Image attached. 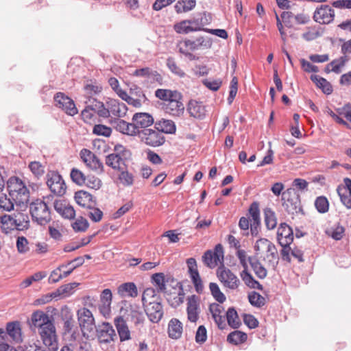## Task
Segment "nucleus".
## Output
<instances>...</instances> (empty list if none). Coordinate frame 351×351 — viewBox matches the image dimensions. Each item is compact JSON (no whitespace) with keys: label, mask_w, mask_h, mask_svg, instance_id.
Wrapping results in <instances>:
<instances>
[{"label":"nucleus","mask_w":351,"mask_h":351,"mask_svg":"<svg viewBox=\"0 0 351 351\" xmlns=\"http://www.w3.org/2000/svg\"><path fill=\"white\" fill-rule=\"evenodd\" d=\"M121 341H128L131 339L130 330L125 319L121 317H117L114 320Z\"/></svg>","instance_id":"nucleus-26"},{"label":"nucleus","mask_w":351,"mask_h":351,"mask_svg":"<svg viewBox=\"0 0 351 351\" xmlns=\"http://www.w3.org/2000/svg\"><path fill=\"white\" fill-rule=\"evenodd\" d=\"M138 136L143 143L152 147L160 146L165 141L164 135L156 129V125L154 128L141 130Z\"/></svg>","instance_id":"nucleus-7"},{"label":"nucleus","mask_w":351,"mask_h":351,"mask_svg":"<svg viewBox=\"0 0 351 351\" xmlns=\"http://www.w3.org/2000/svg\"><path fill=\"white\" fill-rule=\"evenodd\" d=\"M282 206L289 213L296 212L300 206L299 195L293 189H288L282 194Z\"/></svg>","instance_id":"nucleus-13"},{"label":"nucleus","mask_w":351,"mask_h":351,"mask_svg":"<svg viewBox=\"0 0 351 351\" xmlns=\"http://www.w3.org/2000/svg\"><path fill=\"white\" fill-rule=\"evenodd\" d=\"M315 206L319 213H326L329 209V202L324 196H319L315 201Z\"/></svg>","instance_id":"nucleus-53"},{"label":"nucleus","mask_w":351,"mask_h":351,"mask_svg":"<svg viewBox=\"0 0 351 351\" xmlns=\"http://www.w3.org/2000/svg\"><path fill=\"white\" fill-rule=\"evenodd\" d=\"M95 112H97L99 117L107 118L110 115V108L104 106L103 103L97 101H94Z\"/></svg>","instance_id":"nucleus-56"},{"label":"nucleus","mask_w":351,"mask_h":351,"mask_svg":"<svg viewBox=\"0 0 351 351\" xmlns=\"http://www.w3.org/2000/svg\"><path fill=\"white\" fill-rule=\"evenodd\" d=\"M187 318L191 322L195 323L200 313L199 299L197 296L193 295L187 299Z\"/></svg>","instance_id":"nucleus-18"},{"label":"nucleus","mask_w":351,"mask_h":351,"mask_svg":"<svg viewBox=\"0 0 351 351\" xmlns=\"http://www.w3.org/2000/svg\"><path fill=\"white\" fill-rule=\"evenodd\" d=\"M77 315L83 334L86 335L93 331L95 328V323L92 312L86 308H82L77 311Z\"/></svg>","instance_id":"nucleus-10"},{"label":"nucleus","mask_w":351,"mask_h":351,"mask_svg":"<svg viewBox=\"0 0 351 351\" xmlns=\"http://www.w3.org/2000/svg\"><path fill=\"white\" fill-rule=\"evenodd\" d=\"M181 98V94L178 93V97L176 99L173 98L170 99V101L165 104V112L173 117L182 116L184 112V106L180 101Z\"/></svg>","instance_id":"nucleus-19"},{"label":"nucleus","mask_w":351,"mask_h":351,"mask_svg":"<svg viewBox=\"0 0 351 351\" xmlns=\"http://www.w3.org/2000/svg\"><path fill=\"white\" fill-rule=\"evenodd\" d=\"M132 75L136 77H145L151 82L152 81H160L161 77L157 71L151 69L149 67H145L139 69H136Z\"/></svg>","instance_id":"nucleus-33"},{"label":"nucleus","mask_w":351,"mask_h":351,"mask_svg":"<svg viewBox=\"0 0 351 351\" xmlns=\"http://www.w3.org/2000/svg\"><path fill=\"white\" fill-rule=\"evenodd\" d=\"M76 203L84 208H88L92 206H96V200L91 194L84 191H79L74 196Z\"/></svg>","instance_id":"nucleus-28"},{"label":"nucleus","mask_w":351,"mask_h":351,"mask_svg":"<svg viewBox=\"0 0 351 351\" xmlns=\"http://www.w3.org/2000/svg\"><path fill=\"white\" fill-rule=\"evenodd\" d=\"M250 303L256 307H261L265 304V299L261 295L256 291L250 292L248 294Z\"/></svg>","instance_id":"nucleus-52"},{"label":"nucleus","mask_w":351,"mask_h":351,"mask_svg":"<svg viewBox=\"0 0 351 351\" xmlns=\"http://www.w3.org/2000/svg\"><path fill=\"white\" fill-rule=\"evenodd\" d=\"M117 293L121 298H135L138 295V289L134 282H125L118 287Z\"/></svg>","instance_id":"nucleus-29"},{"label":"nucleus","mask_w":351,"mask_h":351,"mask_svg":"<svg viewBox=\"0 0 351 351\" xmlns=\"http://www.w3.org/2000/svg\"><path fill=\"white\" fill-rule=\"evenodd\" d=\"M335 10L328 5H321L314 12L313 19L320 24H330L335 19Z\"/></svg>","instance_id":"nucleus-15"},{"label":"nucleus","mask_w":351,"mask_h":351,"mask_svg":"<svg viewBox=\"0 0 351 351\" xmlns=\"http://www.w3.org/2000/svg\"><path fill=\"white\" fill-rule=\"evenodd\" d=\"M38 189L39 186L36 183L28 182L26 184L23 182V196H27V202L29 201L30 198H34Z\"/></svg>","instance_id":"nucleus-45"},{"label":"nucleus","mask_w":351,"mask_h":351,"mask_svg":"<svg viewBox=\"0 0 351 351\" xmlns=\"http://www.w3.org/2000/svg\"><path fill=\"white\" fill-rule=\"evenodd\" d=\"M187 110L191 117L202 119L206 115L205 107L202 103L195 100H191L188 105Z\"/></svg>","instance_id":"nucleus-32"},{"label":"nucleus","mask_w":351,"mask_h":351,"mask_svg":"<svg viewBox=\"0 0 351 351\" xmlns=\"http://www.w3.org/2000/svg\"><path fill=\"white\" fill-rule=\"evenodd\" d=\"M152 282L158 292L166 291L165 277L163 273H156L152 276Z\"/></svg>","instance_id":"nucleus-44"},{"label":"nucleus","mask_w":351,"mask_h":351,"mask_svg":"<svg viewBox=\"0 0 351 351\" xmlns=\"http://www.w3.org/2000/svg\"><path fill=\"white\" fill-rule=\"evenodd\" d=\"M247 339V335L239 330H235L230 333L227 340L231 343L238 345L243 343Z\"/></svg>","instance_id":"nucleus-48"},{"label":"nucleus","mask_w":351,"mask_h":351,"mask_svg":"<svg viewBox=\"0 0 351 351\" xmlns=\"http://www.w3.org/2000/svg\"><path fill=\"white\" fill-rule=\"evenodd\" d=\"M87 215L94 222H99L103 217V212L95 206L88 208Z\"/></svg>","instance_id":"nucleus-57"},{"label":"nucleus","mask_w":351,"mask_h":351,"mask_svg":"<svg viewBox=\"0 0 351 351\" xmlns=\"http://www.w3.org/2000/svg\"><path fill=\"white\" fill-rule=\"evenodd\" d=\"M132 120L137 131H141L140 129H148V127L151 126L154 122L153 117L147 112L135 113Z\"/></svg>","instance_id":"nucleus-22"},{"label":"nucleus","mask_w":351,"mask_h":351,"mask_svg":"<svg viewBox=\"0 0 351 351\" xmlns=\"http://www.w3.org/2000/svg\"><path fill=\"white\" fill-rule=\"evenodd\" d=\"M31 321L32 325L35 328H38V330L41 329L43 327L53 323L49 319V316L41 311H37L34 312L32 315Z\"/></svg>","instance_id":"nucleus-30"},{"label":"nucleus","mask_w":351,"mask_h":351,"mask_svg":"<svg viewBox=\"0 0 351 351\" xmlns=\"http://www.w3.org/2000/svg\"><path fill=\"white\" fill-rule=\"evenodd\" d=\"M209 289L213 298L219 303H223L226 298L225 295L221 291L218 285L215 282H210L209 284Z\"/></svg>","instance_id":"nucleus-51"},{"label":"nucleus","mask_w":351,"mask_h":351,"mask_svg":"<svg viewBox=\"0 0 351 351\" xmlns=\"http://www.w3.org/2000/svg\"><path fill=\"white\" fill-rule=\"evenodd\" d=\"M2 209L0 210V222L3 226L4 229L9 230L11 235L16 239V247L19 252H22V236L20 235V231L22 230L21 221L8 215H2Z\"/></svg>","instance_id":"nucleus-3"},{"label":"nucleus","mask_w":351,"mask_h":351,"mask_svg":"<svg viewBox=\"0 0 351 351\" xmlns=\"http://www.w3.org/2000/svg\"><path fill=\"white\" fill-rule=\"evenodd\" d=\"M89 226L88 221L82 217H78L73 223L72 228L75 232H85Z\"/></svg>","instance_id":"nucleus-55"},{"label":"nucleus","mask_w":351,"mask_h":351,"mask_svg":"<svg viewBox=\"0 0 351 351\" xmlns=\"http://www.w3.org/2000/svg\"><path fill=\"white\" fill-rule=\"evenodd\" d=\"M311 80L317 85V87L322 88L324 93L329 95L332 92V87L331 84L326 79L317 75H312L311 76Z\"/></svg>","instance_id":"nucleus-42"},{"label":"nucleus","mask_w":351,"mask_h":351,"mask_svg":"<svg viewBox=\"0 0 351 351\" xmlns=\"http://www.w3.org/2000/svg\"><path fill=\"white\" fill-rule=\"evenodd\" d=\"M155 125L162 134H173L176 130V125L171 120L162 119L156 122Z\"/></svg>","instance_id":"nucleus-40"},{"label":"nucleus","mask_w":351,"mask_h":351,"mask_svg":"<svg viewBox=\"0 0 351 351\" xmlns=\"http://www.w3.org/2000/svg\"><path fill=\"white\" fill-rule=\"evenodd\" d=\"M189 273L195 291L200 293L203 291L204 285L197 270V262L195 258H190L186 261Z\"/></svg>","instance_id":"nucleus-16"},{"label":"nucleus","mask_w":351,"mask_h":351,"mask_svg":"<svg viewBox=\"0 0 351 351\" xmlns=\"http://www.w3.org/2000/svg\"><path fill=\"white\" fill-rule=\"evenodd\" d=\"M66 267V265L62 264L57 267L56 269L53 270L49 278V283H56L63 278L61 271L62 269Z\"/></svg>","instance_id":"nucleus-61"},{"label":"nucleus","mask_w":351,"mask_h":351,"mask_svg":"<svg viewBox=\"0 0 351 351\" xmlns=\"http://www.w3.org/2000/svg\"><path fill=\"white\" fill-rule=\"evenodd\" d=\"M169 337L174 339H179L182 334V324L178 319L173 318L168 325Z\"/></svg>","instance_id":"nucleus-37"},{"label":"nucleus","mask_w":351,"mask_h":351,"mask_svg":"<svg viewBox=\"0 0 351 351\" xmlns=\"http://www.w3.org/2000/svg\"><path fill=\"white\" fill-rule=\"evenodd\" d=\"M7 191L10 197H8L12 204L16 206L22 203V180L17 177H10L7 181Z\"/></svg>","instance_id":"nucleus-8"},{"label":"nucleus","mask_w":351,"mask_h":351,"mask_svg":"<svg viewBox=\"0 0 351 351\" xmlns=\"http://www.w3.org/2000/svg\"><path fill=\"white\" fill-rule=\"evenodd\" d=\"M211 46V39L204 36L197 37L194 40L186 39L179 42L177 45L179 52L190 59L194 58V56L191 51H196L199 49H209Z\"/></svg>","instance_id":"nucleus-1"},{"label":"nucleus","mask_w":351,"mask_h":351,"mask_svg":"<svg viewBox=\"0 0 351 351\" xmlns=\"http://www.w3.org/2000/svg\"><path fill=\"white\" fill-rule=\"evenodd\" d=\"M322 35L321 32L316 27H308L306 31L302 34V37L306 41L313 40Z\"/></svg>","instance_id":"nucleus-60"},{"label":"nucleus","mask_w":351,"mask_h":351,"mask_svg":"<svg viewBox=\"0 0 351 351\" xmlns=\"http://www.w3.org/2000/svg\"><path fill=\"white\" fill-rule=\"evenodd\" d=\"M224 252L222 245L217 244L213 250L206 251L202 260L204 264L210 269L215 268L219 264H223Z\"/></svg>","instance_id":"nucleus-6"},{"label":"nucleus","mask_w":351,"mask_h":351,"mask_svg":"<svg viewBox=\"0 0 351 351\" xmlns=\"http://www.w3.org/2000/svg\"><path fill=\"white\" fill-rule=\"evenodd\" d=\"M250 264L257 277L263 279L267 276V271L266 269L258 261L250 259Z\"/></svg>","instance_id":"nucleus-50"},{"label":"nucleus","mask_w":351,"mask_h":351,"mask_svg":"<svg viewBox=\"0 0 351 351\" xmlns=\"http://www.w3.org/2000/svg\"><path fill=\"white\" fill-rule=\"evenodd\" d=\"M167 64L169 70L178 76L182 77L185 75V73L176 64L173 58H168Z\"/></svg>","instance_id":"nucleus-64"},{"label":"nucleus","mask_w":351,"mask_h":351,"mask_svg":"<svg viewBox=\"0 0 351 351\" xmlns=\"http://www.w3.org/2000/svg\"><path fill=\"white\" fill-rule=\"evenodd\" d=\"M254 250L257 254H265L264 258H268L269 261L277 256V250L275 245L265 238H261L256 241Z\"/></svg>","instance_id":"nucleus-11"},{"label":"nucleus","mask_w":351,"mask_h":351,"mask_svg":"<svg viewBox=\"0 0 351 351\" xmlns=\"http://www.w3.org/2000/svg\"><path fill=\"white\" fill-rule=\"evenodd\" d=\"M277 239L280 245H291L293 241L291 228L285 223H281L278 228Z\"/></svg>","instance_id":"nucleus-21"},{"label":"nucleus","mask_w":351,"mask_h":351,"mask_svg":"<svg viewBox=\"0 0 351 351\" xmlns=\"http://www.w3.org/2000/svg\"><path fill=\"white\" fill-rule=\"evenodd\" d=\"M97 337L101 343H108L116 337L115 330L108 322L102 323L97 329Z\"/></svg>","instance_id":"nucleus-17"},{"label":"nucleus","mask_w":351,"mask_h":351,"mask_svg":"<svg viewBox=\"0 0 351 351\" xmlns=\"http://www.w3.org/2000/svg\"><path fill=\"white\" fill-rule=\"evenodd\" d=\"M223 311V306L219 304L213 303L209 306V311L219 328H223L225 326L223 316L222 315Z\"/></svg>","instance_id":"nucleus-31"},{"label":"nucleus","mask_w":351,"mask_h":351,"mask_svg":"<svg viewBox=\"0 0 351 351\" xmlns=\"http://www.w3.org/2000/svg\"><path fill=\"white\" fill-rule=\"evenodd\" d=\"M265 223L268 230H273L276 227L277 219L275 213L271 208H266L264 212Z\"/></svg>","instance_id":"nucleus-46"},{"label":"nucleus","mask_w":351,"mask_h":351,"mask_svg":"<svg viewBox=\"0 0 351 351\" xmlns=\"http://www.w3.org/2000/svg\"><path fill=\"white\" fill-rule=\"evenodd\" d=\"M54 101L56 106L69 115L73 116L78 112L74 101L64 93H58L54 96Z\"/></svg>","instance_id":"nucleus-14"},{"label":"nucleus","mask_w":351,"mask_h":351,"mask_svg":"<svg viewBox=\"0 0 351 351\" xmlns=\"http://www.w3.org/2000/svg\"><path fill=\"white\" fill-rule=\"evenodd\" d=\"M178 93H180L176 90H171L169 89L162 88L157 89L155 91L156 97L160 100L166 101L167 103L169 102L170 99L173 98L176 99L177 97H178Z\"/></svg>","instance_id":"nucleus-43"},{"label":"nucleus","mask_w":351,"mask_h":351,"mask_svg":"<svg viewBox=\"0 0 351 351\" xmlns=\"http://www.w3.org/2000/svg\"><path fill=\"white\" fill-rule=\"evenodd\" d=\"M147 315L153 323H158L162 317V306L159 301L144 306Z\"/></svg>","instance_id":"nucleus-24"},{"label":"nucleus","mask_w":351,"mask_h":351,"mask_svg":"<svg viewBox=\"0 0 351 351\" xmlns=\"http://www.w3.org/2000/svg\"><path fill=\"white\" fill-rule=\"evenodd\" d=\"M158 300V297L154 288H147L143 293L142 302L143 306Z\"/></svg>","instance_id":"nucleus-47"},{"label":"nucleus","mask_w":351,"mask_h":351,"mask_svg":"<svg viewBox=\"0 0 351 351\" xmlns=\"http://www.w3.org/2000/svg\"><path fill=\"white\" fill-rule=\"evenodd\" d=\"M93 132V134L98 136H104L106 137H108L110 136L112 133V130L110 128L107 127L104 125L98 124L94 126Z\"/></svg>","instance_id":"nucleus-63"},{"label":"nucleus","mask_w":351,"mask_h":351,"mask_svg":"<svg viewBox=\"0 0 351 351\" xmlns=\"http://www.w3.org/2000/svg\"><path fill=\"white\" fill-rule=\"evenodd\" d=\"M173 29L178 34H187L190 32L202 30L197 21L183 20L173 25Z\"/></svg>","instance_id":"nucleus-20"},{"label":"nucleus","mask_w":351,"mask_h":351,"mask_svg":"<svg viewBox=\"0 0 351 351\" xmlns=\"http://www.w3.org/2000/svg\"><path fill=\"white\" fill-rule=\"evenodd\" d=\"M29 213L33 221L39 225H45L51 219L49 208L40 199H36L29 204Z\"/></svg>","instance_id":"nucleus-2"},{"label":"nucleus","mask_w":351,"mask_h":351,"mask_svg":"<svg viewBox=\"0 0 351 351\" xmlns=\"http://www.w3.org/2000/svg\"><path fill=\"white\" fill-rule=\"evenodd\" d=\"M348 60L349 57L346 55H344L338 59L332 60L329 64L327 65V71L329 72L331 71L335 73H341V68L345 66Z\"/></svg>","instance_id":"nucleus-38"},{"label":"nucleus","mask_w":351,"mask_h":351,"mask_svg":"<svg viewBox=\"0 0 351 351\" xmlns=\"http://www.w3.org/2000/svg\"><path fill=\"white\" fill-rule=\"evenodd\" d=\"M5 329L8 332L10 339L13 342H17L21 335V324L18 321L10 322L6 324Z\"/></svg>","instance_id":"nucleus-36"},{"label":"nucleus","mask_w":351,"mask_h":351,"mask_svg":"<svg viewBox=\"0 0 351 351\" xmlns=\"http://www.w3.org/2000/svg\"><path fill=\"white\" fill-rule=\"evenodd\" d=\"M337 191L342 204L347 208H351V194L348 193L347 189L341 186L337 187Z\"/></svg>","instance_id":"nucleus-49"},{"label":"nucleus","mask_w":351,"mask_h":351,"mask_svg":"<svg viewBox=\"0 0 351 351\" xmlns=\"http://www.w3.org/2000/svg\"><path fill=\"white\" fill-rule=\"evenodd\" d=\"M70 176L72 181L78 185L84 184L86 182V178L79 169L73 168L71 171Z\"/></svg>","instance_id":"nucleus-59"},{"label":"nucleus","mask_w":351,"mask_h":351,"mask_svg":"<svg viewBox=\"0 0 351 351\" xmlns=\"http://www.w3.org/2000/svg\"><path fill=\"white\" fill-rule=\"evenodd\" d=\"M88 188L98 190L101 188L102 182L101 180L95 176H88L85 184Z\"/></svg>","instance_id":"nucleus-62"},{"label":"nucleus","mask_w":351,"mask_h":351,"mask_svg":"<svg viewBox=\"0 0 351 351\" xmlns=\"http://www.w3.org/2000/svg\"><path fill=\"white\" fill-rule=\"evenodd\" d=\"M240 276L242 280L248 287L251 289H257L259 290L263 289V286L247 271V269H243L241 272Z\"/></svg>","instance_id":"nucleus-41"},{"label":"nucleus","mask_w":351,"mask_h":351,"mask_svg":"<svg viewBox=\"0 0 351 351\" xmlns=\"http://www.w3.org/2000/svg\"><path fill=\"white\" fill-rule=\"evenodd\" d=\"M54 209L63 217L66 219H73L75 216V211L73 207L64 200H56L53 203Z\"/></svg>","instance_id":"nucleus-25"},{"label":"nucleus","mask_w":351,"mask_h":351,"mask_svg":"<svg viewBox=\"0 0 351 351\" xmlns=\"http://www.w3.org/2000/svg\"><path fill=\"white\" fill-rule=\"evenodd\" d=\"M106 164L113 169L121 171L125 166V160L118 153H112L107 156Z\"/></svg>","instance_id":"nucleus-34"},{"label":"nucleus","mask_w":351,"mask_h":351,"mask_svg":"<svg viewBox=\"0 0 351 351\" xmlns=\"http://www.w3.org/2000/svg\"><path fill=\"white\" fill-rule=\"evenodd\" d=\"M196 5V0H179L174 8L178 14L185 13L192 10Z\"/></svg>","instance_id":"nucleus-39"},{"label":"nucleus","mask_w":351,"mask_h":351,"mask_svg":"<svg viewBox=\"0 0 351 351\" xmlns=\"http://www.w3.org/2000/svg\"><path fill=\"white\" fill-rule=\"evenodd\" d=\"M106 106L110 108V114L113 116L123 117L126 115L128 107L124 103L110 99L107 101Z\"/></svg>","instance_id":"nucleus-27"},{"label":"nucleus","mask_w":351,"mask_h":351,"mask_svg":"<svg viewBox=\"0 0 351 351\" xmlns=\"http://www.w3.org/2000/svg\"><path fill=\"white\" fill-rule=\"evenodd\" d=\"M112 294L109 289L103 290L100 295L99 310L104 317H108L111 313Z\"/></svg>","instance_id":"nucleus-23"},{"label":"nucleus","mask_w":351,"mask_h":351,"mask_svg":"<svg viewBox=\"0 0 351 351\" xmlns=\"http://www.w3.org/2000/svg\"><path fill=\"white\" fill-rule=\"evenodd\" d=\"M121 172L119 176V180L120 182L125 186H129L134 183V176L132 173L128 171H124L123 169L121 170Z\"/></svg>","instance_id":"nucleus-58"},{"label":"nucleus","mask_w":351,"mask_h":351,"mask_svg":"<svg viewBox=\"0 0 351 351\" xmlns=\"http://www.w3.org/2000/svg\"><path fill=\"white\" fill-rule=\"evenodd\" d=\"M216 275L222 285L228 289L234 291L241 285V281L237 276L223 265L217 268Z\"/></svg>","instance_id":"nucleus-4"},{"label":"nucleus","mask_w":351,"mask_h":351,"mask_svg":"<svg viewBox=\"0 0 351 351\" xmlns=\"http://www.w3.org/2000/svg\"><path fill=\"white\" fill-rule=\"evenodd\" d=\"M80 154L81 159L87 167L98 173H102L104 172L103 163L92 152L87 149H82Z\"/></svg>","instance_id":"nucleus-12"},{"label":"nucleus","mask_w":351,"mask_h":351,"mask_svg":"<svg viewBox=\"0 0 351 351\" xmlns=\"http://www.w3.org/2000/svg\"><path fill=\"white\" fill-rule=\"evenodd\" d=\"M78 285L79 283L77 282H71L62 285L53 292L51 296L54 298L60 297L62 298H67L75 292V290Z\"/></svg>","instance_id":"nucleus-35"},{"label":"nucleus","mask_w":351,"mask_h":351,"mask_svg":"<svg viewBox=\"0 0 351 351\" xmlns=\"http://www.w3.org/2000/svg\"><path fill=\"white\" fill-rule=\"evenodd\" d=\"M38 332L43 344L49 349V350H58V339L56 334V329L53 323L43 327L38 331Z\"/></svg>","instance_id":"nucleus-5"},{"label":"nucleus","mask_w":351,"mask_h":351,"mask_svg":"<svg viewBox=\"0 0 351 351\" xmlns=\"http://www.w3.org/2000/svg\"><path fill=\"white\" fill-rule=\"evenodd\" d=\"M226 317L228 324L232 328H237L241 322L237 311L234 308H229L226 313Z\"/></svg>","instance_id":"nucleus-54"},{"label":"nucleus","mask_w":351,"mask_h":351,"mask_svg":"<svg viewBox=\"0 0 351 351\" xmlns=\"http://www.w3.org/2000/svg\"><path fill=\"white\" fill-rule=\"evenodd\" d=\"M47 184L50 191L56 195H63L66 192L64 181L57 172L51 171L47 174Z\"/></svg>","instance_id":"nucleus-9"}]
</instances>
